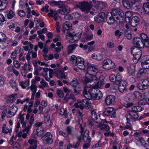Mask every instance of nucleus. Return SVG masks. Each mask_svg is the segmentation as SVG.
Here are the masks:
<instances>
[{"instance_id":"20","label":"nucleus","mask_w":149,"mask_h":149,"mask_svg":"<svg viewBox=\"0 0 149 149\" xmlns=\"http://www.w3.org/2000/svg\"><path fill=\"white\" fill-rule=\"evenodd\" d=\"M111 62V60L110 59L107 58L104 60L102 63V68L107 70L106 67L109 65L110 63Z\"/></svg>"},{"instance_id":"47","label":"nucleus","mask_w":149,"mask_h":149,"mask_svg":"<svg viewBox=\"0 0 149 149\" xmlns=\"http://www.w3.org/2000/svg\"><path fill=\"white\" fill-rule=\"evenodd\" d=\"M123 33V32H120L119 30H117L115 32L114 35L115 36H117V38L119 39Z\"/></svg>"},{"instance_id":"22","label":"nucleus","mask_w":149,"mask_h":149,"mask_svg":"<svg viewBox=\"0 0 149 149\" xmlns=\"http://www.w3.org/2000/svg\"><path fill=\"white\" fill-rule=\"evenodd\" d=\"M28 142L31 145L30 147L34 148L33 149H36L37 147L36 140L33 139H30L28 140Z\"/></svg>"},{"instance_id":"15","label":"nucleus","mask_w":149,"mask_h":149,"mask_svg":"<svg viewBox=\"0 0 149 149\" xmlns=\"http://www.w3.org/2000/svg\"><path fill=\"white\" fill-rule=\"evenodd\" d=\"M141 48H137L136 47H133L131 48V53L132 54H133L142 55V51L141 49Z\"/></svg>"},{"instance_id":"46","label":"nucleus","mask_w":149,"mask_h":149,"mask_svg":"<svg viewBox=\"0 0 149 149\" xmlns=\"http://www.w3.org/2000/svg\"><path fill=\"white\" fill-rule=\"evenodd\" d=\"M27 84H28V85H29V81H26L24 82L22 81L19 83L20 85L23 88H25L26 87V86L27 85Z\"/></svg>"},{"instance_id":"16","label":"nucleus","mask_w":149,"mask_h":149,"mask_svg":"<svg viewBox=\"0 0 149 149\" xmlns=\"http://www.w3.org/2000/svg\"><path fill=\"white\" fill-rule=\"evenodd\" d=\"M122 2L124 7L126 9H129L132 6L133 3L131 2L129 0H123Z\"/></svg>"},{"instance_id":"25","label":"nucleus","mask_w":149,"mask_h":149,"mask_svg":"<svg viewBox=\"0 0 149 149\" xmlns=\"http://www.w3.org/2000/svg\"><path fill=\"white\" fill-rule=\"evenodd\" d=\"M143 12L148 14L149 15V3H146L143 4L142 8Z\"/></svg>"},{"instance_id":"62","label":"nucleus","mask_w":149,"mask_h":149,"mask_svg":"<svg viewBox=\"0 0 149 149\" xmlns=\"http://www.w3.org/2000/svg\"><path fill=\"white\" fill-rule=\"evenodd\" d=\"M34 115L33 113L31 114V118L29 121V123L31 125L32 124L34 121Z\"/></svg>"},{"instance_id":"39","label":"nucleus","mask_w":149,"mask_h":149,"mask_svg":"<svg viewBox=\"0 0 149 149\" xmlns=\"http://www.w3.org/2000/svg\"><path fill=\"white\" fill-rule=\"evenodd\" d=\"M6 40V37L4 34L0 32V43L5 42Z\"/></svg>"},{"instance_id":"58","label":"nucleus","mask_w":149,"mask_h":149,"mask_svg":"<svg viewBox=\"0 0 149 149\" xmlns=\"http://www.w3.org/2000/svg\"><path fill=\"white\" fill-rule=\"evenodd\" d=\"M66 130L68 132V134H72V127L71 126H68L66 128Z\"/></svg>"},{"instance_id":"27","label":"nucleus","mask_w":149,"mask_h":149,"mask_svg":"<svg viewBox=\"0 0 149 149\" xmlns=\"http://www.w3.org/2000/svg\"><path fill=\"white\" fill-rule=\"evenodd\" d=\"M91 119L92 120L95 121L97 120V118H98L99 116L97 115L94 109H91Z\"/></svg>"},{"instance_id":"14","label":"nucleus","mask_w":149,"mask_h":149,"mask_svg":"<svg viewBox=\"0 0 149 149\" xmlns=\"http://www.w3.org/2000/svg\"><path fill=\"white\" fill-rule=\"evenodd\" d=\"M89 132L88 130H86L83 135V139L84 142H90L91 139L89 136Z\"/></svg>"},{"instance_id":"32","label":"nucleus","mask_w":149,"mask_h":149,"mask_svg":"<svg viewBox=\"0 0 149 149\" xmlns=\"http://www.w3.org/2000/svg\"><path fill=\"white\" fill-rule=\"evenodd\" d=\"M129 114L132 118H137L139 117V115L137 113L132 110L129 112Z\"/></svg>"},{"instance_id":"28","label":"nucleus","mask_w":149,"mask_h":149,"mask_svg":"<svg viewBox=\"0 0 149 149\" xmlns=\"http://www.w3.org/2000/svg\"><path fill=\"white\" fill-rule=\"evenodd\" d=\"M91 58L93 59L97 60L98 61H101L103 59V56L101 54L97 55L95 53L93 54L92 55Z\"/></svg>"},{"instance_id":"19","label":"nucleus","mask_w":149,"mask_h":149,"mask_svg":"<svg viewBox=\"0 0 149 149\" xmlns=\"http://www.w3.org/2000/svg\"><path fill=\"white\" fill-rule=\"evenodd\" d=\"M17 110V106H13L11 107L8 111V113L10 115L14 116Z\"/></svg>"},{"instance_id":"63","label":"nucleus","mask_w":149,"mask_h":149,"mask_svg":"<svg viewBox=\"0 0 149 149\" xmlns=\"http://www.w3.org/2000/svg\"><path fill=\"white\" fill-rule=\"evenodd\" d=\"M57 13H54L53 11L51 10H50L49 13H48V15L49 16L51 17H54V16H56Z\"/></svg>"},{"instance_id":"55","label":"nucleus","mask_w":149,"mask_h":149,"mask_svg":"<svg viewBox=\"0 0 149 149\" xmlns=\"http://www.w3.org/2000/svg\"><path fill=\"white\" fill-rule=\"evenodd\" d=\"M30 88L31 91L33 92L36 93L37 88V87L36 86V84L31 85L30 87Z\"/></svg>"},{"instance_id":"41","label":"nucleus","mask_w":149,"mask_h":149,"mask_svg":"<svg viewBox=\"0 0 149 149\" xmlns=\"http://www.w3.org/2000/svg\"><path fill=\"white\" fill-rule=\"evenodd\" d=\"M135 98H137L138 99H141L142 96V94L139 91H136L133 93Z\"/></svg>"},{"instance_id":"38","label":"nucleus","mask_w":149,"mask_h":149,"mask_svg":"<svg viewBox=\"0 0 149 149\" xmlns=\"http://www.w3.org/2000/svg\"><path fill=\"white\" fill-rule=\"evenodd\" d=\"M17 94H16L11 95L10 96L7 97V100L11 102H13V101L16 99Z\"/></svg>"},{"instance_id":"57","label":"nucleus","mask_w":149,"mask_h":149,"mask_svg":"<svg viewBox=\"0 0 149 149\" xmlns=\"http://www.w3.org/2000/svg\"><path fill=\"white\" fill-rule=\"evenodd\" d=\"M140 38L142 39V41H144L148 39L147 35L145 33H143L141 34L140 35Z\"/></svg>"},{"instance_id":"29","label":"nucleus","mask_w":149,"mask_h":149,"mask_svg":"<svg viewBox=\"0 0 149 149\" xmlns=\"http://www.w3.org/2000/svg\"><path fill=\"white\" fill-rule=\"evenodd\" d=\"M59 7V8L62 10V11L66 14L68 13L70 11V9L68 7H66L64 4H62Z\"/></svg>"},{"instance_id":"13","label":"nucleus","mask_w":149,"mask_h":149,"mask_svg":"<svg viewBox=\"0 0 149 149\" xmlns=\"http://www.w3.org/2000/svg\"><path fill=\"white\" fill-rule=\"evenodd\" d=\"M87 73L89 75L95 74L97 71V69L94 66L88 65V64Z\"/></svg>"},{"instance_id":"60","label":"nucleus","mask_w":149,"mask_h":149,"mask_svg":"<svg viewBox=\"0 0 149 149\" xmlns=\"http://www.w3.org/2000/svg\"><path fill=\"white\" fill-rule=\"evenodd\" d=\"M146 102L145 98L144 99L143 98L141 100H139L138 102L139 105H144L146 104Z\"/></svg>"},{"instance_id":"3","label":"nucleus","mask_w":149,"mask_h":149,"mask_svg":"<svg viewBox=\"0 0 149 149\" xmlns=\"http://www.w3.org/2000/svg\"><path fill=\"white\" fill-rule=\"evenodd\" d=\"M52 137V134L50 132H47L42 137L43 143L48 145L52 144L53 141Z\"/></svg>"},{"instance_id":"34","label":"nucleus","mask_w":149,"mask_h":149,"mask_svg":"<svg viewBox=\"0 0 149 149\" xmlns=\"http://www.w3.org/2000/svg\"><path fill=\"white\" fill-rule=\"evenodd\" d=\"M77 46L75 44H74L68 46V54H70L74 50L75 47Z\"/></svg>"},{"instance_id":"53","label":"nucleus","mask_w":149,"mask_h":149,"mask_svg":"<svg viewBox=\"0 0 149 149\" xmlns=\"http://www.w3.org/2000/svg\"><path fill=\"white\" fill-rule=\"evenodd\" d=\"M74 106L76 108H79L81 110L83 109L84 107H85L83 104H78V103H75L74 104Z\"/></svg>"},{"instance_id":"1","label":"nucleus","mask_w":149,"mask_h":149,"mask_svg":"<svg viewBox=\"0 0 149 149\" xmlns=\"http://www.w3.org/2000/svg\"><path fill=\"white\" fill-rule=\"evenodd\" d=\"M124 16V14L122 10L119 8H116L113 9L111 12L107 13L106 15L103 12L100 13L94 17V19L97 23H100L104 21L106 17L107 24L111 25L119 19V17L123 18Z\"/></svg>"},{"instance_id":"31","label":"nucleus","mask_w":149,"mask_h":149,"mask_svg":"<svg viewBox=\"0 0 149 149\" xmlns=\"http://www.w3.org/2000/svg\"><path fill=\"white\" fill-rule=\"evenodd\" d=\"M113 111V108H107L103 111V113L107 116H109L111 114Z\"/></svg>"},{"instance_id":"23","label":"nucleus","mask_w":149,"mask_h":149,"mask_svg":"<svg viewBox=\"0 0 149 149\" xmlns=\"http://www.w3.org/2000/svg\"><path fill=\"white\" fill-rule=\"evenodd\" d=\"M49 3L53 6H58L63 4V2L61 1H51L49 2Z\"/></svg>"},{"instance_id":"36","label":"nucleus","mask_w":149,"mask_h":149,"mask_svg":"<svg viewBox=\"0 0 149 149\" xmlns=\"http://www.w3.org/2000/svg\"><path fill=\"white\" fill-rule=\"evenodd\" d=\"M128 73L130 76L132 75L134 76L135 74V69H134V66H132V68L131 67L129 68L128 69Z\"/></svg>"},{"instance_id":"5","label":"nucleus","mask_w":149,"mask_h":149,"mask_svg":"<svg viewBox=\"0 0 149 149\" xmlns=\"http://www.w3.org/2000/svg\"><path fill=\"white\" fill-rule=\"evenodd\" d=\"M140 38L137 37L134 38L133 41L134 45H136V46L134 47L141 48H143V41Z\"/></svg>"},{"instance_id":"50","label":"nucleus","mask_w":149,"mask_h":149,"mask_svg":"<svg viewBox=\"0 0 149 149\" xmlns=\"http://www.w3.org/2000/svg\"><path fill=\"white\" fill-rule=\"evenodd\" d=\"M90 77L91 78V81H97L99 80L98 77H97L95 74H93L90 75Z\"/></svg>"},{"instance_id":"59","label":"nucleus","mask_w":149,"mask_h":149,"mask_svg":"<svg viewBox=\"0 0 149 149\" xmlns=\"http://www.w3.org/2000/svg\"><path fill=\"white\" fill-rule=\"evenodd\" d=\"M116 76L114 74H112L110 75L109 77V79L110 81L113 82V83H114V81L116 80L115 78Z\"/></svg>"},{"instance_id":"6","label":"nucleus","mask_w":149,"mask_h":149,"mask_svg":"<svg viewBox=\"0 0 149 149\" xmlns=\"http://www.w3.org/2000/svg\"><path fill=\"white\" fill-rule=\"evenodd\" d=\"M115 97L113 95L107 96L105 98V102L107 105H112L115 102Z\"/></svg>"},{"instance_id":"26","label":"nucleus","mask_w":149,"mask_h":149,"mask_svg":"<svg viewBox=\"0 0 149 149\" xmlns=\"http://www.w3.org/2000/svg\"><path fill=\"white\" fill-rule=\"evenodd\" d=\"M7 1L6 0H0V10L4 9L7 6Z\"/></svg>"},{"instance_id":"56","label":"nucleus","mask_w":149,"mask_h":149,"mask_svg":"<svg viewBox=\"0 0 149 149\" xmlns=\"http://www.w3.org/2000/svg\"><path fill=\"white\" fill-rule=\"evenodd\" d=\"M19 15L21 17H24L25 16L26 13L23 10H20L18 13Z\"/></svg>"},{"instance_id":"30","label":"nucleus","mask_w":149,"mask_h":149,"mask_svg":"<svg viewBox=\"0 0 149 149\" xmlns=\"http://www.w3.org/2000/svg\"><path fill=\"white\" fill-rule=\"evenodd\" d=\"M73 88L74 92L75 95H78L79 94L81 90V87L80 85H77L74 86Z\"/></svg>"},{"instance_id":"48","label":"nucleus","mask_w":149,"mask_h":149,"mask_svg":"<svg viewBox=\"0 0 149 149\" xmlns=\"http://www.w3.org/2000/svg\"><path fill=\"white\" fill-rule=\"evenodd\" d=\"M44 129L43 128H41V130H40L37 129L36 131L37 135L40 136H42L44 133Z\"/></svg>"},{"instance_id":"21","label":"nucleus","mask_w":149,"mask_h":149,"mask_svg":"<svg viewBox=\"0 0 149 149\" xmlns=\"http://www.w3.org/2000/svg\"><path fill=\"white\" fill-rule=\"evenodd\" d=\"M133 93H129L125 97L126 100L131 102L135 101V98Z\"/></svg>"},{"instance_id":"52","label":"nucleus","mask_w":149,"mask_h":149,"mask_svg":"<svg viewBox=\"0 0 149 149\" xmlns=\"http://www.w3.org/2000/svg\"><path fill=\"white\" fill-rule=\"evenodd\" d=\"M13 64L14 67L16 68H19L20 66V64L19 62L16 60L13 61Z\"/></svg>"},{"instance_id":"2","label":"nucleus","mask_w":149,"mask_h":149,"mask_svg":"<svg viewBox=\"0 0 149 149\" xmlns=\"http://www.w3.org/2000/svg\"><path fill=\"white\" fill-rule=\"evenodd\" d=\"M93 89L92 86L90 84H86V87L84 88L83 94L84 97L88 100H91L93 98V91H92L91 89Z\"/></svg>"},{"instance_id":"51","label":"nucleus","mask_w":149,"mask_h":149,"mask_svg":"<svg viewBox=\"0 0 149 149\" xmlns=\"http://www.w3.org/2000/svg\"><path fill=\"white\" fill-rule=\"evenodd\" d=\"M116 65L114 63L112 62L111 60V62L110 64L107 67H106L107 70H109L112 68H115Z\"/></svg>"},{"instance_id":"54","label":"nucleus","mask_w":149,"mask_h":149,"mask_svg":"<svg viewBox=\"0 0 149 149\" xmlns=\"http://www.w3.org/2000/svg\"><path fill=\"white\" fill-rule=\"evenodd\" d=\"M144 96V97H145L146 99V103L147 102V103L149 104V93L147 92L145 93Z\"/></svg>"},{"instance_id":"8","label":"nucleus","mask_w":149,"mask_h":149,"mask_svg":"<svg viewBox=\"0 0 149 149\" xmlns=\"http://www.w3.org/2000/svg\"><path fill=\"white\" fill-rule=\"evenodd\" d=\"M91 91H93V98L94 99L99 100L102 97V94L100 90L95 88L92 89Z\"/></svg>"},{"instance_id":"7","label":"nucleus","mask_w":149,"mask_h":149,"mask_svg":"<svg viewBox=\"0 0 149 149\" xmlns=\"http://www.w3.org/2000/svg\"><path fill=\"white\" fill-rule=\"evenodd\" d=\"M75 65L79 69L81 70L85 69V66L84 64V60L83 58L80 56H77V61Z\"/></svg>"},{"instance_id":"4","label":"nucleus","mask_w":149,"mask_h":149,"mask_svg":"<svg viewBox=\"0 0 149 149\" xmlns=\"http://www.w3.org/2000/svg\"><path fill=\"white\" fill-rule=\"evenodd\" d=\"M77 7L79 8L82 11L88 12L91 8V4L86 1L80 2L79 5H77Z\"/></svg>"},{"instance_id":"18","label":"nucleus","mask_w":149,"mask_h":149,"mask_svg":"<svg viewBox=\"0 0 149 149\" xmlns=\"http://www.w3.org/2000/svg\"><path fill=\"white\" fill-rule=\"evenodd\" d=\"M105 81L104 79L102 80H100L97 83V84L95 86H92L93 88H102L105 84Z\"/></svg>"},{"instance_id":"33","label":"nucleus","mask_w":149,"mask_h":149,"mask_svg":"<svg viewBox=\"0 0 149 149\" xmlns=\"http://www.w3.org/2000/svg\"><path fill=\"white\" fill-rule=\"evenodd\" d=\"M132 54L133 55L134 57L133 59V61L135 63H137L142 55L136 54Z\"/></svg>"},{"instance_id":"61","label":"nucleus","mask_w":149,"mask_h":149,"mask_svg":"<svg viewBox=\"0 0 149 149\" xmlns=\"http://www.w3.org/2000/svg\"><path fill=\"white\" fill-rule=\"evenodd\" d=\"M143 47L145 46L147 47H149V40L148 39L143 41Z\"/></svg>"},{"instance_id":"64","label":"nucleus","mask_w":149,"mask_h":149,"mask_svg":"<svg viewBox=\"0 0 149 149\" xmlns=\"http://www.w3.org/2000/svg\"><path fill=\"white\" fill-rule=\"evenodd\" d=\"M60 135H62L64 137H67L68 136V133H65L62 131H60L59 132Z\"/></svg>"},{"instance_id":"44","label":"nucleus","mask_w":149,"mask_h":149,"mask_svg":"<svg viewBox=\"0 0 149 149\" xmlns=\"http://www.w3.org/2000/svg\"><path fill=\"white\" fill-rule=\"evenodd\" d=\"M95 122L96 123H99L100 125H101L106 123V121L105 120H101L99 117L98 118H97V120Z\"/></svg>"},{"instance_id":"42","label":"nucleus","mask_w":149,"mask_h":149,"mask_svg":"<svg viewBox=\"0 0 149 149\" xmlns=\"http://www.w3.org/2000/svg\"><path fill=\"white\" fill-rule=\"evenodd\" d=\"M141 65L146 68V69L149 68V59L148 60L145 61L144 62H142L141 63Z\"/></svg>"},{"instance_id":"43","label":"nucleus","mask_w":149,"mask_h":149,"mask_svg":"<svg viewBox=\"0 0 149 149\" xmlns=\"http://www.w3.org/2000/svg\"><path fill=\"white\" fill-rule=\"evenodd\" d=\"M70 61L72 64L75 65L77 62V57L74 55H72L70 57Z\"/></svg>"},{"instance_id":"9","label":"nucleus","mask_w":149,"mask_h":149,"mask_svg":"<svg viewBox=\"0 0 149 149\" xmlns=\"http://www.w3.org/2000/svg\"><path fill=\"white\" fill-rule=\"evenodd\" d=\"M149 86V79H144L142 84H139L137 85L138 88L141 90L147 89Z\"/></svg>"},{"instance_id":"40","label":"nucleus","mask_w":149,"mask_h":149,"mask_svg":"<svg viewBox=\"0 0 149 149\" xmlns=\"http://www.w3.org/2000/svg\"><path fill=\"white\" fill-rule=\"evenodd\" d=\"M6 13H7L8 18L9 19L12 18L15 15L14 13L11 10L7 11Z\"/></svg>"},{"instance_id":"35","label":"nucleus","mask_w":149,"mask_h":149,"mask_svg":"<svg viewBox=\"0 0 149 149\" xmlns=\"http://www.w3.org/2000/svg\"><path fill=\"white\" fill-rule=\"evenodd\" d=\"M143 109V108L139 106L133 107L132 109V110L136 112L141 111Z\"/></svg>"},{"instance_id":"24","label":"nucleus","mask_w":149,"mask_h":149,"mask_svg":"<svg viewBox=\"0 0 149 149\" xmlns=\"http://www.w3.org/2000/svg\"><path fill=\"white\" fill-rule=\"evenodd\" d=\"M115 77L116 80L114 81L113 84L118 85L122 80H121V76L120 74H117Z\"/></svg>"},{"instance_id":"45","label":"nucleus","mask_w":149,"mask_h":149,"mask_svg":"<svg viewBox=\"0 0 149 149\" xmlns=\"http://www.w3.org/2000/svg\"><path fill=\"white\" fill-rule=\"evenodd\" d=\"M44 60L45 61H48V60H52L54 58L52 54H50L49 56L46 54L43 55Z\"/></svg>"},{"instance_id":"12","label":"nucleus","mask_w":149,"mask_h":149,"mask_svg":"<svg viewBox=\"0 0 149 149\" xmlns=\"http://www.w3.org/2000/svg\"><path fill=\"white\" fill-rule=\"evenodd\" d=\"M79 16L78 13H74L72 14L65 15L64 18L66 20H71L72 19H76Z\"/></svg>"},{"instance_id":"49","label":"nucleus","mask_w":149,"mask_h":149,"mask_svg":"<svg viewBox=\"0 0 149 149\" xmlns=\"http://www.w3.org/2000/svg\"><path fill=\"white\" fill-rule=\"evenodd\" d=\"M57 95L60 98H63L64 97V93L61 90H58L56 91Z\"/></svg>"},{"instance_id":"17","label":"nucleus","mask_w":149,"mask_h":149,"mask_svg":"<svg viewBox=\"0 0 149 149\" xmlns=\"http://www.w3.org/2000/svg\"><path fill=\"white\" fill-rule=\"evenodd\" d=\"M71 25L69 22H65L63 25V31L65 32V31H69L71 28Z\"/></svg>"},{"instance_id":"37","label":"nucleus","mask_w":149,"mask_h":149,"mask_svg":"<svg viewBox=\"0 0 149 149\" xmlns=\"http://www.w3.org/2000/svg\"><path fill=\"white\" fill-rule=\"evenodd\" d=\"M70 84L73 87H74L79 85V84L78 80L76 78H74L72 81L71 82Z\"/></svg>"},{"instance_id":"11","label":"nucleus","mask_w":149,"mask_h":149,"mask_svg":"<svg viewBox=\"0 0 149 149\" xmlns=\"http://www.w3.org/2000/svg\"><path fill=\"white\" fill-rule=\"evenodd\" d=\"M127 83L124 80H122L118 85V88L119 91L121 93H123L126 90V85Z\"/></svg>"},{"instance_id":"10","label":"nucleus","mask_w":149,"mask_h":149,"mask_svg":"<svg viewBox=\"0 0 149 149\" xmlns=\"http://www.w3.org/2000/svg\"><path fill=\"white\" fill-rule=\"evenodd\" d=\"M140 22L139 18L137 16H134L131 19L130 24L131 26L135 27H136Z\"/></svg>"}]
</instances>
